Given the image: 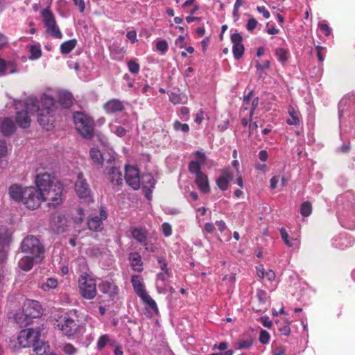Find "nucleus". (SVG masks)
<instances>
[{"instance_id":"1","label":"nucleus","mask_w":355,"mask_h":355,"mask_svg":"<svg viewBox=\"0 0 355 355\" xmlns=\"http://www.w3.org/2000/svg\"><path fill=\"white\" fill-rule=\"evenodd\" d=\"M16 109L23 107L21 110L17 112L15 118L16 124L21 128H27L30 126L32 116L37 113L39 123L46 130H50L54 122L53 111L55 107V100L52 95L44 94L37 101L35 98L30 97L25 101H15Z\"/></svg>"},{"instance_id":"2","label":"nucleus","mask_w":355,"mask_h":355,"mask_svg":"<svg viewBox=\"0 0 355 355\" xmlns=\"http://www.w3.org/2000/svg\"><path fill=\"white\" fill-rule=\"evenodd\" d=\"M36 184L49 207H55L62 202V184L55 177L48 173L37 175Z\"/></svg>"},{"instance_id":"3","label":"nucleus","mask_w":355,"mask_h":355,"mask_svg":"<svg viewBox=\"0 0 355 355\" xmlns=\"http://www.w3.org/2000/svg\"><path fill=\"white\" fill-rule=\"evenodd\" d=\"M36 184L49 207H55L62 202V184L55 177L48 173L37 175Z\"/></svg>"},{"instance_id":"4","label":"nucleus","mask_w":355,"mask_h":355,"mask_svg":"<svg viewBox=\"0 0 355 355\" xmlns=\"http://www.w3.org/2000/svg\"><path fill=\"white\" fill-rule=\"evenodd\" d=\"M55 327L63 336L73 338L84 331L83 322L78 311L72 309L55 319Z\"/></svg>"},{"instance_id":"5","label":"nucleus","mask_w":355,"mask_h":355,"mask_svg":"<svg viewBox=\"0 0 355 355\" xmlns=\"http://www.w3.org/2000/svg\"><path fill=\"white\" fill-rule=\"evenodd\" d=\"M125 180L127 184L133 189L137 190L142 186L146 197L150 200L152 197V189L155 184V180L150 174L140 175L137 168L128 165L125 167Z\"/></svg>"},{"instance_id":"6","label":"nucleus","mask_w":355,"mask_h":355,"mask_svg":"<svg viewBox=\"0 0 355 355\" xmlns=\"http://www.w3.org/2000/svg\"><path fill=\"white\" fill-rule=\"evenodd\" d=\"M42 313V309L37 301L26 300L23 304L22 309L18 311L15 315L17 323L27 325L31 319L40 317Z\"/></svg>"},{"instance_id":"7","label":"nucleus","mask_w":355,"mask_h":355,"mask_svg":"<svg viewBox=\"0 0 355 355\" xmlns=\"http://www.w3.org/2000/svg\"><path fill=\"white\" fill-rule=\"evenodd\" d=\"M21 249L24 253L35 257L36 261H42L44 259V247L33 236H28L23 240Z\"/></svg>"},{"instance_id":"8","label":"nucleus","mask_w":355,"mask_h":355,"mask_svg":"<svg viewBox=\"0 0 355 355\" xmlns=\"http://www.w3.org/2000/svg\"><path fill=\"white\" fill-rule=\"evenodd\" d=\"M73 122L77 131L84 137L90 138L94 132V121L87 114L76 112L73 114Z\"/></svg>"},{"instance_id":"9","label":"nucleus","mask_w":355,"mask_h":355,"mask_svg":"<svg viewBox=\"0 0 355 355\" xmlns=\"http://www.w3.org/2000/svg\"><path fill=\"white\" fill-rule=\"evenodd\" d=\"M78 288L81 296L92 300L96 295V284L94 278L88 275H81L78 279Z\"/></svg>"},{"instance_id":"10","label":"nucleus","mask_w":355,"mask_h":355,"mask_svg":"<svg viewBox=\"0 0 355 355\" xmlns=\"http://www.w3.org/2000/svg\"><path fill=\"white\" fill-rule=\"evenodd\" d=\"M43 202L37 187H27L22 203L30 209H36Z\"/></svg>"},{"instance_id":"11","label":"nucleus","mask_w":355,"mask_h":355,"mask_svg":"<svg viewBox=\"0 0 355 355\" xmlns=\"http://www.w3.org/2000/svg\"><path fill=\"white\" fill-rule=\"evenodd\" d=\"M75 192L78 197L86 202L93 201L92 191L87 180L82 173H78L75 182Z\"/></svg>"},{"instance_id":"12","label":"nucleus","mask_w":355,"mask_h":355,"mask_svg":"<svg viewBox=\"0 0 355 355\" xmlns=\"http://www.w3.org/2000/svg\"><path fill=\"white\" fill-rule=\"evenodd\" d=\"M189 170L196 175L195 182L198 189L202 193H208L210 191V187L207 175L202 171H199V166L196 162H190Z\"/></svg>"},{"instance_id":"13","label":"nucleus","mask_w":355,"mask_h":355,"mask_svg":"<svg viewBox=\"0 0 355 355\" xmlns=\"http://www.w3.org/2000/svg\"><path fill=\"white\" fill-rule=\"evenodd\" d=\"M40 337L39 329H26L21 330L17 337L18 343L22 347L33 346Z\"/></svg>"},{"instance_id":"14","label":"nucleus","mask_w":355,"mask_h":355,"mask_svg":"<svg viewBox=\"0 0 355 355\" xmlns=\"http://www.w3.org/2000/svg\"><path fill=\"white\" fill-rule=\"evenodd\" d=\"M107 165L105 168L109 181L113 185H119L122 183V174L115 164V157L114 155H110L107 161Z\"/></svg>"},{"instance_id":"15","label":"nucleus","mask_w":355,"mask_h":355,"mask_svg":"<svg viewBox=\"0 0 355 355\" xmlns=\"http://www.w3.org/2000/svg\"><path fill=\"white\" fill-rule=\"evenodd\" d=\"M12 232L4 225H0V263L7 259L8 248L11 242Z\"/></svg>"},{"instance_id":"16","label":"nucleus","mask_w":355,"mask_h":355,"mask_svg":"<svg viewBox=\"0 0 355 355\" xmlns=\"http://www.w3.org/2000/svg\"><path fill=\"white\" fill-rule=\"evenodd\" d=\"M43 21L47 28V32L56 38H62V35L56 26L54 17L48 9H44L41 12Z\"/></svg>"},{"instance_id":"17","label":"nucleus","mask_w":355,"mask_h":355,"mask_svg":"<svg viewBox=\"0 0 355 355\" xmlns=\"http://www.w3.org/2000/svg\"><path fill=\"white\" fill-rule=\"evenodd\" d=\"M43 21L47 28V32L56 38H62V35L56 26L54 17L48 9H44L41 12Z\"/></svg>"},{"instance_id":"18","label":"nucleus","mask_w":355,"mask_h":355,"mask_svg":"<svg viewBox=\"0 0 355 355\" xmlns=\"http://www.w3.org/2000/svg\"><path fill=\"white\" fill-rule=\"evenodd\" d=\"M107 213L105 210L101 207L100 209L93 213L87 222V225L89 230L93 231H99L102 228L103 221L107 218Z\"/></svg>"},{"instance_id":"19","label":"nucleus","mask_w":355,"mask_h":355,"mask_svg":"<svg viewBox=\"0 0 355 355\" xmlns=\"http://www.w3.org/2000/svg\"><path fill=\"white\" fill-rule=\"evenodd\" d=\"M231 42L233 44L232 51L235 59H240L244 53L243 37L239 33H234L231 35Z\"/></svg>"},{"instance_id":"20","label":"nucleus","mask_w":355,"mask_h":355,"mask_svg":"<svg viewBox=\"0 0 355 355\" xmlns=\"http://www.w3.org/2000/svg\"><path fill=\"white\" fill-rule=\"evenodd\" d=\"M27 187H23L18 184H13L8 189V194L11 199L15 202H23Z\"/></svg>"},{"instance_id":"21","label":"nucleus","mask_w":355,"mask_h":355,"mask_svg":"<svg viewBox=\"0 0 355 355\" xmlns=\"http://www.w3.org/2000/svg\"><path fill=\"white\" fill-rule=\"evenodd\" d=\"M112 155L109 153L108 157ZM89 156L94 164L105 167L107 165V161L109 157H107L105 153L101 152L96 148H92L89 151Z\"/></svg>"},{"instance_id":"22","label":"nucleus","mask_w":355,"mask_h":355,"mask_svg":"<svg viewBox=\"0 0 355 355\" xmlns=\"http://www.w3.org/2000/svg\"><path fill=\"white\" fill-rule=\"evenodd\" d=\"M280 234L285 244L290 248H298L300 245L299 234L293 233L288 234L284 228L280 230Z\"/></svg>"},{"instance_id":"23","label":"nucleus","mask_w":355,"mask_h":355,"mask_svg":"<svg viewBox=\"0 0 355 355\" xmlns=\"http://www.w3.org/2000/svg\"><path fill=\"white\" fill-rule=\"evenodd\" d=\"M170 277V273L168 270H166L165 272H161L157 275L156 280V287L158 293H165L167 290V284L166 282Z\"/></svg>"},{"instance_id":"24","label":"nucleus","mask_w":355,"mask_h":355,"mask_svg":"<svg viewBox=\"0 0 355 355\" xmlns=\"http://www.w3.org/2000/svg\"><path fill=\"white\" fill-rule=\"evenodd\" d=\"M18 71L17 67L16 64L11 60H5L3 58H0V74L1 75H6V74H12L15 73Z\"/></svg>"},{"instance_id":"25","label":"nucleus","mask_w":355,"mask_h":355,"mask_svg":"<svg viewBox=\"0 0 355 355\" xmlns=\"http://www.w3.org/2000/svg\"><path fill=\"white\" fill-rule=\"evenodd\" d=\"M42 261H36L35 257L31 255H26L21 257L19 262V267L24 271H29L35 263H39Z\"/></svg>"},{"instance_id":"26","label":"nucleus","mask_w":355,"mask_h":355,"mask_svg":"<svg viewBox=\"0 0 355 355\" xmlns=\"http://www.w3.org/2000/svg\"><path fill=\"white\" fill-rule=\"evenodd\" d=\"M129 261L132 268L135 271L141 272L143 270V261L139 253H130L129 255Z\"/></svg>"},{"instance_id":"27","label":"nucleus","mask_w":355,"mask_h":355,"mask_svg":"<svg viewBox=\"0 0 355 355\" xmlns=\"http://www.w3.org/2000/svg\"><path fill=\"white\" fill-rule=\"evenodd\" d=\"M67 220L65 216H58L53 217L51 220V227L58 233L64 232Z\"/></svg>"},{"instance_id":"28","label":"nucleus","mask_w":355,"mask_h":355,"mask_svg":"<svg viewBox=\"0 0 355 355\" xmlns=\"http://www.w3.org/2000/svg\"><path fill=\"white\" fill-rule=\"evenodd\" d=\"M103 107L106 112L112 114L117 112L122 111L123 110V104L121 101L112 99L107 101L104 105Z\"/></svg>"},{"instance_id":"29","label":"nucleus","mask_w":355,"mask_h":355,"mask_svg":"<svg viewBox=\"0 0 355 355\" xmlns=\"http://www.w3.org/2000/svg\"><path fill=\"white\" fill-rule=\"evenodd\" d=\"M232 179V175L228 170L223 171L222 175L216 180L217 186L222 191L228 188L229 182Z\"/></svg>"},{"instance_id":"30","label":"nucleus","mask_w":355,"mask_h":355,"mask_svg":"<svg viewBox=\"0 0 355 355\" xmlns=\"http://www.w3.org/2000/svg\"><path fill=\"white\" fill-rule=\"evenodd\" d=\"M0 128L4 136H8L15 131L16 125L10 118H6L2 121Z\"/></svg>"},{"instance_id":"31","label":"nucleus","mask_w":355,"mask_h":355,"mask_svg":"<svg viewBox=\"0 0 355 355\" xmlns=\"http://www.w3.org/2000/svg\"><path fill=\"white\" fill-rule=\"evenodd\" d=\"M196 159L191 161V162H196L198 164L199 166V171H201V167L202 166H207L209 168H211L214 165V162L211 160H208L205 155L201 151H196L195 153Z\"/></svg>"},{"instance_id":"32","label":"nucleus","mask_w":355,"mask_h":355,"mask_svg":"<svg viewBox=\"0 0 355 355\" xmlns=\"http://www.w3.org/2000/svg\"><path fill=\"white\" fill-rule=\"evenodd\" d=\"M99 289L101 292L108 294L110 296L115 295L118 293L116 286L109 281H104L99 285Z\"/></svg>"},{"instance_id":"33","label":"nucleus","mask_w":355,"mask_h":355,"mask_svg":"<svg viewBox=\"0 0 355 355\" xmlns=\"http://www.w3.org/2000/svg\"><path fill=\"white\" fill-rule=\"evenodd\" d=\"M116 341L108 334L101 335L96 343L97 349L102 350L106 345H115Z\"/></svg>"},{"instance_id":"34","label":"nucleus","mask_w":355,"mask_h":355,"mask_svg":"<svg viewBox=\"0 0 355 355\" xmlns=\"http://www.w3.org/2000/svg\"><path fill=\"white\" fill-rule=\"evenodd\" d=\"M131 282L132 284V286L135 293L137 294L139 297L146 293L144 284L142 282L141 278L138 275H133L131 279Z\"/></svg>"},{"instance_id":"35","label":"nucleus","mask_w":355,"mask_h":355,"mask_svg":"<svg viewBox=\"0 0 355 355\" xmlns=\"http://www.w3.org/2000/svg\"><path fill=\"white\" fill-rule=\"evenodd\" d=\"M257 275L259 278H266L268 281L272 282L275 278V272L271 270H265L263 265L257 266Z\"/></svg>"},{"instance_id":"36","label":"nucleus","mask_w":355,"mask_h":355,"mask_svg":"<svg viewBox=\"0 0 355 355\" xmlns=\"http://www.w3.org/2000/svg\"><path fill=\"white\" fill-rule=\"evenodd\" d=\"M288 113L289 118L287 119V123L289 125H297L300 121V114L298 110H295L293 106H289L288 108Z\"/></svg>"},{"instance_id":"37","label":"nucleus","mask_w":355,"mask_h":355,"mask_svg":"<svg viewBox=\"0 0 355 355\" xmlns=\"http://www.w3.org/2000/svg\"><path fill=\"white\" fill-rule=\"evenodd\" d=\"M131 235L135 239L141 243H144L146 241V231L143 228H132L131 230Z\"/></svg>"},{"instance_id":"38","label":"nucleus","mask_w":355,"mask_h":355,"mask_svg":"<svg viewBox=\"0 0 355 355\" xmlns=\"http://www.w3.org/2000/svg\"><path fill=\"white\" fill-rule=\"evenodd\" d=\"M33 347L36 355H46L49 349V346L46 343L40 340V338L35 342Z\"/></svg>"},{"instance_id":"39","label":"nucleus","mask_w":355,"mask_h":355,"mask_svg":"<svg viewBox=\"0 0 355 355\" xmlns=\"http://www.w3.org/2000/svg\"><path fill=\"white\" fill-rule=\"evenodd\" d=\"M58 285V282L55 278H47L44 282L40 284V288L45 292L55 289Z\"/></svg>"},{"instance_id":"40","label":"nucleus","mask_w":355,"mask_h":355,"mask_svg":"<svg viewBox=\"0 0 355 355\" xmlns=\"http://www.w3.org/2000/svg\"><path fill=\"white\" fill-rule=\"evenodd\" d=\"M29 59L35 60L39 59L42 54L41 46L39 44H32L29 46Z\"/></svg>"},{"instance_id":"41","label":"nucleus","mask_w":355,"mask_h":355,"mask_svg":"<svg viewBox=\"0 0 355 355\" xmlns=\"http://www.w3.org/2000/svg\"><path fill=\"white\" fill-rule=\"evenodd\" d=\"M142 301L149 306L155 313H158V308L155 301L146 293L139 297Z\"/></svg>"},{"instance_id":"42","label":"nucleus","mask_w":355,"mask_h":355,"mask_svg":"<svg viewBox=\"0 0 355 355\" xmlns=\"http://www.w3.org/2000/svg\"><path fill=\"white\" fill-rule=\"evenodd\" d=\"M76 44L77 41L75 39L66 41L60 45V51L62 54H67L76 47Z\"/></svg>"},{"instance_id":"43","label":"nucleus","mask_w":355,"mask_h":355,"mask_svg":"<svg viewBox=\"0 0 355 355\" xmlns=\"http://www.w3.org/2000/svg\"><path fill=\"white\" fill-rule=\"evenodd\" d=\"M352 241H349L345 236H339L334 238L333 241V245L336 248L344 249L351 245Z\"/></svg>"},{"instance_id":"44","label":"nucleus","mask_w":355,"mask_h":355,"mask_svg":"<svg viewBox=\"0 0 355 355\" xmlns=\"http://www.w3.org/2000/svg\"><path fill=\"white\" fill-rule=\"evenodd\" d=\"M110 128L111 132H114L118 137H123L130 130V127H123L116 124H110Z\"/></svg>"},{"instance_id":"45","label":"nucleus","mask_w":355,"mask_h":355,"mask_svg":"<svg viewBox=\"0 0 355 355\" xmlns=\"http://www.w3.org/2000/svg\"><path fill=\"white\" fill-rule=\"evenodd\" d=\"M169 97L171 101L175 105L185 104L188 100L187 96L184 94L172 93Z\"/></svg>"},{"instance_id":"46","label":"nucleus","mask_w":355,"mask_h":355,"mask_svg":"<svg viewBox=\"0 0 355 355\" xmlns=\"http://www.w3.org/2000/svg\"><path fill=\"white\" fill-rule=\"evenodd\" d=\"M59 101L64 107H67L70 106L72 103L71 94L67 92H60L59 93Z\"/></svg>"},{"instance_id":"47","label":"nucleus","mask_w":355,"mask_h":355,"mask_svg":"<svg viewBox=\"0 0 355 355\" xmlns=\"http://www.w3.org/2000/svg\"><path fill=\"white\" fill-rule=\"evenodd\" d=\"M275 55L277 60L282 64L285 63L288 59V51L282 48H277L275 50Z\"/></svg>"},{"instance_id":"48","label":"nucleus","mask_w":355,"mask_h":355,"mask_svg":"<svg viewBox=\"0 0 355 355\" xmlns=\"http://www.w3.org/2000/svg\"><path fill=\"white\" fill-rule=\"evenodd\" d=\"M11 150V147L3 139H0V158L6 157L9 151Z\"/></svg>"},{"instance_id":"49","label":"nucleus","mask_w":355,"mask_h":355,"mask_svg":"<svg viewBox=\"0 0 355 355\" xmlns=\"http://www.w3.org/2000/svg\"><path fill=\"white\" fill-rule=\"evenodd\" d=\"M173 127L176 132L187 133L189 131V125L187 123H182L179 121H175Z\"/></svg>"},{"instance_id":"50","label":"nucleus","mask_w":355,"mask_h":355,"mask_svg":"<svg viewBox=\"0 0 355 355\" xmlns=\"http://www.w3.org/2000/svg\"><path fill=\"white\" fill-rule=\"evenodd\" d=\"M349 105V101L346 98H343L340 100L338 104V115H339V119L341 120V117H343V114L345 112V107H348Z\"/></svg>"},{"instance_id":"51","label":"nucleus","mask_w":355,"mask_h":355,"mask_svg":"<svg viewBox=\"0 0 355 355\" xmlns=\"http://www.w3.org/2000/svg\"><path fill=\"white\" fill-rule=\"evenodd\" d=\"M312 211V207L310 202H305L302 204L300 212L303 216H309Z\"/></svg>"},{"instance_id":"52","label":"nucleus","mask_w":355,"mask_h":355,"mask_svg":"<svg viewBox=\"0 0 355 355\" xmlns=\"http://www.w3.org/2000/svg\"><path fill=\"white\" fill-rule=\"evenodd\" d=\"M253 340L251 338L241 340L237 343V348L239 349H249L252 345Z\"/></svg>"},{"instance_id":"53","label":"nucleus","mask_w":355,"mask_h":355,"mask_svg":"<svg viewBox=\"0 0 355 355\" xmlns=\"http://www.w3.org/2000/svg\"><path fill=\"white\" fill-rule=\"evenodd\" d=\"M156 49L161 54L164 55L168 51V43L165 40H159L156 43Z\"/></svg>"},{"instance_id":"54","label":"nucleus","mask_w":355,"mask_h":355,"mask_svg":"<svg viewBox=\"0 0 355 355\" xmlns=\"http://www.w3.org/2000/svg\"><path fill=\"white\" fill-rule=\"evenodd\" d=\"M128 67L130 72L132 73H138L139 71V64L136 60H132L128 62Z\"/></svg>"},{"instance_id":"55","label":"nucleus","mask_w":355,"mask_h":355,"mask_svg":"<svg viewBox=\"0 0 355 355\" xmlns=\"http://www.w3.org/2000/svg\"><path fill=\"white\" fill-rule=\"evenodd\" d=\"M162 234L168 237L172 234V226L168 223H164L161 226Z\"/></svg>"},{"instance_id":"56","label":"nucleus","mask_w":355,"mask_h":355,"mask_svg":"<svg viewBox=\"0 0 355 355\" xmlns=\"http://www.w3.org/2000/svg\"><path fill=\"white\" fill-rule=\"evenodd\" d=\"M291 321L288 319H285V325L279 328V331L284 336H288L291 332L290 324Z\"/></svg>"},{"instance_id":"57","label":"nucleus","mask_w":355,"mask_h":355,"mask_svg":"<svg viewBox=\"0 0 355 355\" xmlns=\"http://www.w3.org/2000/svg\"><path fill=\"white\" fill-rule=\"evenodd\" d=\"M270 334H268V332H267L265 330L261 331L260 335H259L260 343H261L262 344H267L270 341Z\"/></svg>"},{"instance_id":"58","label":"nucleus","mask_w":355,"mask_h":355,"mask_svg":"<svg viewBox=\"0 0 355 355\" xmlns=\"http://www.w3.org/2000/svg\"><path fill=\"white\" fill-rule=\"evenodd\" d=\"M319 28L322 33H323L326 36L329 35L331 33V28L324 21H320L318 24Z\"/></svg>"},{"instance_id":"59","label":"nucleus","mask_w":355,"mask_h":355,"mask_svg":"<svg viewBox=\"0 0 355 355\" xmlns=\"http://www.w3.org/2000/svg\"><path fill=\"white\" fill-rule=\"evenodd\" d=\"M257 24H258V21H257V19L254 17H251L248 21V23L246 25V28L249 31H252L253 30L255 29Z\"/></svg>"},{"instance_id":"60","label":"nucleus","mask_w":355,"mask_h":355,"mask_svg":"<svg viewBox=\"0 0 355 355\" xmlns=\"http://www.w3.org/2000/svg\"><path fill=\"white\" fill-rule=\"evenodd\" d=\"M175 45L179 49L184 48L187 45L185 37L182 35H179L178 37L175 40Z\"/></svg>"},{"instance_id":"61","label":"nucleus","mask_w":355,"mask_h":355,"mask_svg":"<svg viewBox=\"0 0 355 355\" xmlns=\"http://www.w3.org/2000/svg\"><path fill=\"white\" fill-rule=\"evenodd\" d=\"M349 125L351 127V130L349 132L350 137L352 138L355 137V114H352L349 116Z\"/></svg>"},{"instance_id":"62","label":"nucleus","mask_w":355,"mask_h":355,"mask_svg":"<svg viewBox=\"0 0 355 355\" xmlns=\"http://www.w3.org/2000/svg\"><path fill=\"white\" fill-rule=\"evenodd\" d=\"M63 351L67 354L72 355L76 353V349L71 344L68 343L64 345Z\"/></svg>"},{"instance_id":"63","label":"nucleus","mask_w":355,"mask_h":355,"mask_svg":"<svg viewBox=\"0 0 355 355\" xmlns=\"http://www.w3.org/2000/svg\"><path fill=\"white\" fill-rule=\"evenodd\" d=\"M204 119V112L200 110L196 114L194 121L198 124H200Z\"/></svg>"},{"instance_id":"64","label":"nucleus","mask_w":355,"mask_h":355,"mask_svg":"<svg viewBox=\"0 0 355 355\" xmlns=\"http://www.w3.org/2000/svg\"><path fill=\"white\" fill-rule=\"evenodd\" d=\"M112 347H114V355H123V348L122 345L117 342L115 343V345H112Z\"/></svg>"}]
</instances>
